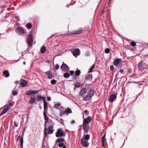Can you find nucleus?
Instances as JSON below:
<instances>
[{
	"instance_id": "f257e3e1",
	"label": "nucleus",
	"mask_w": 148,
	"mask_h": 148,
	"mask_svg": "<svg viewBox=\"0 0 148 148\" xmlns=\"http://www.w3.org/2000/svg\"><path fill=\"white\" fill-rule=\"evenodd\" d=\"M83 121L82 126L84 130V134L87 133L89 129V124L91 122L92 118L91 116H88L85 119L84 118V116H83Z\"/></svg>"
},
{
	"instance_id": "f03ea898",
	"label": "nucleus",
	"mask_w": 148,
	"mask_h": 148,
	"mask_svg": "<svg viewBox=\"0 0 148 148\" xmlns=\"http://www.w3.org/2000/svg\"><path fill=\"white\" fill-rule=\"evenodd\" d=\"M45 128L44 131V136L45 137L47 136L48 134H51L53 133V126H50L49 127L48 130L47 128L45 125Z\"/></svg>"
},
{
	"instance_id": "7ed1b4c3",
	"label": "nucleus",
	"mask_w": 148,
	"mask_h": 148,
	"mask_svg": "<svg viewBox=\"0 0 148 148\" xmlns=\"http://www.w3.org/2000/svg\"><path fill=\"white\" fill-rule=\"evenodd\" d=\"M56 136L57 137H64L66 135V133L62 129L59 128L57 130L56 133Z\"/></svg>"
},
{
	"instance_id": "20e7f679",
	"label": "nucleus",
	"mask_w": 148,
	"mask_h": 148,
	"mask_svg": "<svg viewBox=\"0 0 148 148\" xmlns=\"http://www.w3.org/2000/svg\"><path fill=\"white\" fill-rule=\"evenodd\" d=\"M94 95V90L92 89H90L89 93L88 94L87 96L84 98V100L85 101H87L90 100L92 97Z\"/></svg>"
},
{
	"instance_id": "39448f33",
	"label": "nucleus",
	"mask_w": 148,
	"mask_h": 148,
	"mask_svg": "<svg viewBox=\"0 0 148 148\" xmlns=\"http://www.w3.org/2000/svg\"><path fill=\"white\" fill-rule=\"evenodd\" d=\"M147 66V64L144 63L143 61H141L138 64V68L140 71H142L146 68Z\"/></svg>"
},
{
	"instance_id": "423d86ee",
	"label": "nucleus",
	"mask_w": 148,
	"mask_h": 148,
	"mask_svg": "<svg viewBox=\"0 0 148 148\" xmlns=\"http://www.w3.org/2000/svg\"><path fill=\"white\" fill-rule=\"evenodd\" d=\"M33 38L32 35L29 34L27 38V44L29 46H32L33 43Z\"/></svg>"
},
{
	"instance_id": "0eeeda50",
	"label": "nucleus",
	"mask_w": 148,
	"mask_h": 148,
	"mask_svg": "<svg viewBox=\"0 0 148 148\" xmlns=\"http://www.w3.org/2000/svg\"><path fill=\"white\" fill-rule=\"evenodd\" d=\"M60 69L64 72H68L69 71L68 66L63 62L62 64L60 66Z\"/></svg>"
},
{
	"instance_id": "6e6552de",
	"label": "nucleus",
	"mask_w": 148,
	"mask_h": 148,
	"mask_svg": "<svg viewBox=\"0 0 148 148\" xmlns=\"http://www.w3.org/2000/svg\"><path fill=\"white\" fill-rule=\"evenodd\" d=\"M16 32L19 35H23L25 33V29L19 27L15 29Z\"/></svg>"
},
{
	"instance_id": "1a4fd4ad",
	"label": "nucleus",
	"mask_w": 148,
	"mask_h": 148,
	"mask_svg": "<svg viewBox=\"0 0 148 148\" xmlns=\"http://www.w3.org/2000/svg\"><path fill=\"white\" fill-rule=\"evenodd\" d=\"M81 143L82 145L85 147H88V140L82 138L81 139Z\"/></svg>"
},
{
	"instance_id": "9d476101",
	"label": "nucleus",
	"mask_w": 148,
	"mask_h": 148,
	"mask_svg": "<svg viewBox=\"0 0 148 148\" xmlns=\"http://www.w3.org/2000/svg\"><path fill=\"white\" fill-rule=\"evenodd\" d=\"M124 70L123 69H120L119 72H118L116 76V77H118L119 78L120 77H123L124 76L123 75L122 73L124 72Z\"/></svg>"
},
{
	"instance_id": "9b49d317",
	"label": "nucleus",
	"mask_w": 148,
	"mask_h": 148,
	"mask_svg": "<svg viewBox=\"0 0 148 148\" xmlns=\"http://www.w3.org/2000/svg\"><path fill=\"white\" fill-rule=\"evenodd\" d=\"M9 109V105H5L3 107V110L1 111V113L0 114V116H1L5 113Z\"/></svg>"
},
{
	"instance_id": "f8f14e48",
	"label": "nucleus",
	"mask_w": 148,
	"mask_h": 148,
	"mask_svg": "<svg viewBox=\"0 0 148 148\" xmlns=\"http://www.w3.org/2000/svg\"><path fill=\"white\" fill-rule=\"evenodd\" d=\"M116 96L114 94H111L109 98V100L111 102H113L114 101L116 100Z\"/></svg>"
},
{
	"instance_id": "ddd939ff",
	"label": "nucleus",
	"mask_w": 148,
	"mask_h": 148,
	"mask_svg": "<svg viewBox=\"0 0 148 148\" xmlns=\"http://www.w3.org/2000/svg\"><path fill=\"white\" fill-rule=\"evenodd\" d=\"M45 73L48 75V79H52L53 77H54L52 73L50 71H48L45 72Z\"/></svg>"
},
{
	"instance_id": "4468645a",
	"label": "nucleus",
	"mask_w": 148,
	"mask_h": 148,
	"mask_svg": "<svg viewBox=\"0 0 148 148\" xmlns=\"http://www.w3.org/2000/svg\"><path fill=\"white\" fill-rule=\"evenodd\" d=\"M80 51L78 49H77L74 50L73 54L74 56H77L80 54Z\"/></svg>"
},
{
	"instance_id": "2eb2a0df",
	"label": "nucleus",
	"mask_w": 148,
	"mask_h": 148,
	"mask_svg": "<svg viewBox=\"0 0 148 148\" xmlns=\"http://www.w3.org/2000/svg\"><path fill=\"white\" fill-rule=\"evenodd\" d=\"M36 101V99L35 96L34 95H32L31 96L30 100L29 101V102L30 104L33 103Z\"/></svg>"
},
{
	"instance_id": "dca6fc26",
	"label": "nucleus",
	"mask_w": 148,
	"mask_h": 148,
	"mask_svg": "<svg viewBox=\"0 0 148 148\" xmlns=\"http://www.w3.org/2000/svg\"><path fill=\"white\" fill-rule=\"evenodd\" d=\"M72 113V111L69 108H67V109H65L64 112V115L65 114L67 115L69 114Z\"/></svg>"
},
{
	"instance_id": "f3484780",
	"label": "nucleus",
	"mask_w": 148,
	"mask_h": 148,
	"mask_svg": "<svg viewBox=\"0 0 148 148\" xmlns=\"http://www.w3.org/2000/svg\"><path fill=\"white\" fill-rule=\"evenodd\" d=\"M87 91V88H84L83 89H81L79 93V95L80 96L84 95V94L86 93Z\"/></svg>"
},
{
	"instance_id": "a211bd4d",
	"label": "nucleus",
	"mask_w": 148,
	"mask_h": 148,
	"mask_svg": "<svg viewBox=\"0 0 148 148\" xmlns=\"http://www.w3.org/2000/svg\"><path fill=\"white\" fill-rule=\"evenodd\" d=\"M65 140L64 138H58L56 141L55 143H62V142H64V141Z\"/></svg>"
},
{
	"instance_id": "6ab92c4d",
	"label": "nucleus",
	"mask_w": 148,
	"mask_h": 148,
	"mask_svg": "<svg viewBox=\"0 0 148 148\" xmlns=\"http://www.w3.org/2000/svg\"><path fill=\"white\" fill-rule=\"evenodd\" d=\"M92 79V76L91 74L87 75L86 77L85 80L86 81H90Z\"/></svg>"
},
{
	"instance_id": "aec40b11",
	"label": "nucleus",
	"mask_w": 148,
	"mask_h": 148,
	"mask_svg": "<svg viewBox=\"0 0 148 148\" xmlns=\"http://www.w3.org/2000/svg\"><path fill=\"white\" fill-rule=\"evenodd\" d=\"M121 59L120 58H117L113 62V64L114 65H118L121 62Z\"/></svg>"
},
{
	"instance_id": "412c9836",
	"label": "nucleus",
	"mask_w": 148,
	"mask_h": 148,
	"mask_svg": "<svg viewBox=\"0 0 148 148\" xmlns=\"http://www.w3.org/2000/svg\"><path fill=\"white\" fill-rule=\"evenodd\" d=\"M37 100L38 101H39L41 100L43 101L45 100V98L44 97H42L41 96H37Z\"/></svg>"
},
{
	"instance_id": "4be33fe9",
	"label": "nucleus",
	"mask_w": 148,
	"mask_h": 148,
	"mask_svg": "<svg viewBox=\"0 0 148 148\" xmlns=\"http://www.w3.org/2000/svg\"><path fill=\"white\" fill-rule=\"evenodd\" d=\"M27 84V82L26 80H23L21 84V85L22 87H25Z\"/></svg>"
},
{
	"instance_id": "5701e85b",
	"label": "nucleus",
	"mask_w": 148,
	"mask_h": 148,
	"mask_svg": "<svg viewBox=\"0 0 148 148\" xmlns=\"http://www.w3.org/2000/svg\"><path fill=\"white\" fill-rule=\"evenodd\" d=\"M54 107L56 108L59 110H60L61 108H62V106L59 103L55 104L54 106Z\"/></svg>"
},
{
	"instance_id": "b1692460",
	"label": "nucleus",
	"mask_w": 148,
	"mask_h": 148,
	"mask_svg": "<svg viewBox=\"0 0 148 148\" xmlns=\"http://www.w3.org/2000/svg\"><path fill=\"white\" fill-rule=\"evenodd\" d=\"M3 74L5 75V77H9L10 74L8 70H5L3 72Z\"/></svg>"
},
{
	"instance_id": "393cba45",
	"label": "nucleus",
	"mask_w": 148,
	"mask_h": 148,
	"mask_svg": "<svg viewBox=\"0 0 148 148\" xmlns=\"http://www.w3.org/2000/svg\"><path fill=\"white\" fill-rule=\"evenodd\" d=\"M90 138V136L89 134H87L86 135H84L83 136V138H82L83 139L88 140Z\"/></svg>"
},
{
	"instance_id": "a878e982",
	"label": "nucleus",
	"mask_w": 148,
	"mask_h": 148,
	"mask_svg": "<svg viewBox=\"0 0 148 148\" xmlns=\"http://www.w3.org/2000/svg\"><path fill=\"white\" fill-rule=\"evenodd\" d=\"M46 51V48L45 47L42 46L40 49V52L42 53H44Z\"/></svg>"
},
{
	"instance_id": "bb28decb",
	"label": "nucleus",
	"mask_w": 148,
	"mask_h": 148,
	"mask_svg": "<svg viewBox=\"0 0 148 148\" xmlns=\"http://www.w3.org/2000/svg\"><path fill=\"white\" fill-rule=\"evenodd\" d=\"M83 31L81 29H79L78 30H76L74 32V34H79L82 33Z\"/></svg>"
},
{
	"instance_id": "cd10ccee",
	"label": "nucleus",
	"mask_w": 148,
	"mask_h": 148,
	"mask_svg": "<svg viewBox=\"0 0 148 148\" xmlns=\"http://www.w3.org/2000/svg\"><path fill=\"white\" fill-rule=\"evenodd\" d=\"M74 85L76 87L78 88L80 86L81 84L80 82L77 81L75 82Z\"/></svg>"
},
{
	"instance_id": "c85d7f7f",
	"label": "nucleus",
	"mask_w": 148,
	"mask_h": 148,
	"mask_svg": "<svg viewBox=\"0 0 148 148\" xmlns=\"http://www.w3.org/2000/svg\"><path fill=\"white\" fill-rule=\"evenodd\" d=\"M44 111H45L47 108V103L45 100L43 101Z\"/></svg>"
},
{
	"instance_id": "c756f323",
	"label": "nucleus",
	"mask_w": 148,
	"mask_h": 148,
	"mask_svg": "<svg viewBox=\"0 0 148 148\" xmlns=\"http://www.w3.org/2000/svg\"><path fill=\"white\" fill-rule=\"evenodd\" d=\"M26 26L27 29H30L32 27V25L31 23H29L26 24Z\"/></svg>"
},
{
	"instance_id": "7c9ffc66",
	"label": "nucleus",
	"mask_w": 148,
	"mask_h": 148,
	"mask_svg": "<svg viewBox=\"0 0 148 148\" xmlns=\"http://www.w3.org/2000/svg\"><path fill=\"white\" fill-rule=\"evenodd\" d=\"M65 108H62L61 109H60V116H61L63 115H64V112Z\"/></svg>"
},
{
	"instance_id": "2f4dec72",
	"label": "nucleus",
	"mask_w": 148,
	"mask_h": 148,
	"mask_svg": "<svg viewBox=\"0 0 148 148\" xmlns=\"http://www.w3.org/2000/svg\"><path fill=\"white\" fill-rule=\"evenodd\" d=\"M44 118L45 121H48V117L47 115L46 112L45 111H44Z\"/></svg>"
},
{
	"instance_id": "473e14b6",
	"label": "nucleus",
	"mask_w": 148,
	"mask_h": 148,
	"mask_svg": "<svg viewBox=\"0 0 148 148\" xmlns=\"http://www.w3.org/2000/svg\"><path fill=\"white\" fill-rule=\"evenodd\" d=\"M63 76L65 78H68L69 77L70 75L68 72H66L64 74Z\"/></svg>"
},
{
	"instance_id": "72a5a7b5",
	"label": "nucleus",
	"mask_w": 148,
	"mask_h": 148,
	"mask_svg": "<svg viewBox=\"0 0 148 148\" xmlns=\"http://www.w3.org/2000/svg\"><path fill=\"white\" fill-rule=\"evenodd\" d=\"M95 66V64H93L89 69L88 73L92 72Z\"/></svg>"
},
{
	"instance_id": "f704fd0d",
	"label": "nucleus",
	"mask_w": 148,
	"mask_h": 148,
	"mask_svg": "<svg viewBox=\"0 0 148 148\" xmlns=\"http://www.w3.org/2000/svg\"><path fill=\"white\" fill-rule=\"evenodd\" d=\"M106 135L105 134L102 137V142L103 146L104 145Z\"/></svg>"
},
{
	"instance_id": "c9c22d12",
	"label": "nucleus",
	"mask_w": 148,
	"mask_h": 148,
	"mask_svg": "<svg viewBox=\"0 0 148 148\" xmlns=\"http://www.w3.org/2000/svg\"><path fill=\"white\" fill-rule=\"evenodd\" d=\"M20 140L21 143V147L22 148L23 145V136L20 138Z\"/></svg>"
},
{
	"instance_id": "e433bc0d",
	"label": "nucleus",
	"mask_w": 148,
	"mask_h": 148,
	"mask_svg": "<svg viewBox=\"0 0 148 148\" xmlns=\"http://www.w3.org/2000/svg\"><path fill=\"white\" fill-rule=\"evenodd\" d=\"M81 73L80 71L79 70H77L75 72V74L76 76H79Z\"/></svg>"
},
{
	"instance_id": "4c0bfd02",
	"label": "nucleus",
	"mask_w": 148,
	"mask_h": 148,
	"mask_svg": "<svg viewBox=\"0 0 148 148\" xmlns=\"http://www.w3.org/2000/svg\"><path fill=\"white\" fill-rule=\"evenodd\" d=\"M57 82L56 80L55 79H52L51 80V83L52 85H54L56 84Z\"/></svg>"
},
{
	"instance_id": "58836bf2",
	"label": "nucleus",
	"mask_w": 148,
	"mask_h": 148,
	"mask_svg": "<svg viewBox=\"0 0 148 148\" xmlns=\"http://www.w3.org/2000/svg\"><path fill=\"white\" fill-rule=\"evenodd\" d=\"M131 45L132 47H135L136 46V42L134 41H132L131 42Z\"/></svg>"
},
{
	"instance_id": "ea45409f",
	"label": "nucleus",
	"mask_w": 148,
	"mask_h": 148,
	"mask_svg": "<svg viewBox=\"0 0 148 148\" xmlns=\"http://www.w3.org/2000/svg\"><path fill=\"white\" fill-rule=\"evenodd\" d=\"M110 49L109 48H106L105 50V52L106 53H108L110 52Z\"/></svg>"
},
{
	"instance_id": "a19ab883",
	"label": "nucleus",
	"mask_w": 148,
	"mask_h": 148,
	"mask_svg": "<svg viewBox=\"0 0 148 148\" xmlns=\"http://www.w3.org/2000/svg\"><path fill=\"white\" fill-rule=\"evenodd\" d=\"M64 145L63 143H60L59 144L58 146L60 147H63Z\"/></svg>"
},
{
	"instance_id": "79ce46f5",
	"label": "nucleus",
	"mask_w": 148,
	"mask_h": 148,
	"mask_svg": "<svg viewBox=\"0 0 148 148\" xmlns=\"http://www.w3.org/2000/svg\"><path fill=\"white\" fill-rule=\"evenodd\" d=\"M12 94L13 95L15 96L17 95V92L16 91H12Z\"/></svg>"
},
{
	"instance_id": "37998d69",
	"label": "nucleus",
	"mask_w": 148,
	"mask_h": 148,
	"mask_svg": "<svg viewBox=\"0 0 148 148\" xmlns=\"http://www.w3.org/2000/svg\"><path fill=\"white\" fill-rule=\"evenodd\" d=\"M59 122H60L61 124L62 125H63L64 124V122L63 121H63V120L62 119H59V120L57 119V120Z\"/></svg>"
},
{
	"instance_id": "c03bdc74",
	"label": "nucleus",
	"mask_w": 148,
	"mask_h": 148,
	"mask_svg": "<svg viewBox=\"0 0 148 148\" xmlns=\"http://www.w3.org/2000/svg\"><path fill=\"white\" fill-rule=\"evenodd\" d=\"M84 114H85L86 115V116H88V110H86L84 111Z\"/></svg>"
},
{
	"instance_id": "a18cd8bd",
	"label": "nucleus",
	"mask_w": 148,
	"mask_h": 148,
	"mask_svg": "<svg viewBox=\"0 0 148 148\" xmlns=\"http://www.w3.org/2000/svg\"><path fill=\"white\" fill-rule=\"evenodd\" d=\"M32 94V90H29L28 92L26 94V95H31Z\"/></svg>"
},
{
	"instance_id": "49530a36",
	"label": "nucleus",
	"mask_w": 148,
	"mask_h": 148,
	"mask_svg": "<svg viewBox=\"0 0 148 148\" xmlns=\"http://www.w3.org/2000/svg\"><path fill=\"white\" fill-rule=\"evenodd\" d=\"M32 94H36V93H37L38 92V91L37 90H35V91L32 90Z\"/></svg>"
},
{
	"instance_id": "de8ad7c7",
	"label": "nucleus",
	"mask_w": 148,
	"mask_h": 148,
	"mask_svg": "<svg viewBox=\"0 0 148 148\" xmlns=\"http://www.w3.org/2000/svg\"><path fill=\"white\" fill-rule=\"evenodd\" d=\"M55 68L56 69L58 70L59 68V66L58 64H56L55 66Z\"/></svg>"
},
{
	"instance_id": "09e8293b",
	"label": "nucleus",
	"mask_w": 148,
	"mask_h": 148,
	"mask_svg": "<svg viewBox=\"0 0 148 148\" xmlns=\"http://www.w3.org/2000/svg\"><path fill=\"white\" fill-rule=\"evenodd\" d=\"M114 69V66L113 65H111L110 67V69L111 70H113Z\"/></svg>"
},
{
	"instance_id": "8fccbe9b",
	"label": "nucleus",
	"mask_w": 148,
	"mask_h": 148,
	"mask_svg": "<svg viewBox=\"0 0 148 148\" xmlns=\"http://www.w3.org/2000/svg\"><path fill=\"white\" fill-rule=\"evenodd\" d=\"M49 123H50V122L49 121H45V126H46V125L48 124H49Z\"/></svg>"
},
{
	"instance_id": "3c124183",
	"label": "nucleus",
	"mask_w": 148,
	"mask_h": 148,
	"mask_svg": "<svg viewBox=\"0 0 148 148\" xmlns=\"http://www.w3.org/2000/svg\"><path fill=\"white\" fill-rule=\"evenodd\" d=\"M70 73L71 75H72L74 74V71H70Z\"/></svg>"
},
{
	"instance_id": "603ef678",
	"label": "nucleus",
	"mask_w": 148,
	"mask_h": 148,
	"mask_svg": "<svg viewBox=\"0 0 148 148\" xmlns=\"http://www.w3.org/2000/svg\"><path fill=\"white\" fill-rule=\"evenodd\" d=\"M51 100V97H47V101H50Z\"/></svg>"
},
{
	"instance_id": "864d4df0",
	"label": "nucleus",
	"mask_w": 148,
	"mask_h": 148,
	"mask_svg": "<svg viewBox=\"0 0 148 148\" xmlns=\"http://www.w3.org/2000/svg\"><path fill=\"white\" fill-rule=\"evenodd\" d=\"M14 103H9V104L8 105H9V106H13V105H14Z\"/></svg>"
},
{
	"instance_id": "5fc2aeb1",
	"label": "nucleus",
	"mask_w": 148,
	"mask_h": 148,
	"mask_svg": "<svg viewBox=\"0 0 148 148\" xmlns=\"http://www.w3.org/2000/svg\"><path fill=\"white\" fill-rule=\"evenodd\" d=\"M14 124L15 126H16V127H17L18 126V124H17L16 122H14Z\"/></svg>"
},
{
	"instance_id": "6e6d98bb",
	"label": "nucleus",
	"mask_w": 148,
	"mask_h": 148,
	"mask_svg": "<svg viewBox=\"0 0 148 148\" xmlns=\"http://www.w3.org/2000/svg\"><path fill=\"white\" fill-rule=\"evenodd\" d=\"M75 123V121L74 120H73L71 122V124H73Z\"/></svg>"
},
{
	"instance_id": "4d7b16f0",
	"label": "nucleus",
	"mask_w": 148,
	"mask_h": 148,
	"mask_svg": "<svg viewBox=\"0 0 148 148\" xmlns=\"http://www.w3.org/2000/svg\"><path fill=\"white\" fill-rule=\"evenodd\" d=\"M16 19L17 21H18L19 20V18L18 17H16Z\"/></svg>"
},
{
	"instance_id": "13d9d810",
	"label": "nucleus",
	"mask_w": 148,
	"mask_h": 148,
	"mask_svg": "<svg viewBox=\"0 0 148 148\" xmlns=\"http://www.w3.org/2000/svg\"><path fill=\"white\" fill-rule=\"evenodd\" d=\"M62 147V148H66V146L65 145H64Z\"/></svg>"
},
{
	"instance_id": "bf43d9fd",
	"label": "nucleus",
	"mask_w": 148,
	"mask_h": 148,
	"mask_svg": "<svg viewBox=\"0 0 148 148\" xmlns=\"http://www.w3.org/2000/svg\"><path fill=\"white\" fill-rule=\"evenodd\" d=\"M88 53L87 52L86 53V54L87 56H88Z\"/></svg>"
},
{
	"instance_id": "052dcab7",
	"label": "nucleus",
	"mask_w": 148,
	"mask_h": 148,
	"mask_svg": "<svg viewBox=\"0 0 148 148\" xmlns=\"http://www.w3.org/2000/svg\"><path fill=\"white\" fill-rule=\"evenodd\" d=\"M20 136H19L18 137V138H17V140H18V139L19 138H20Z\"/></svg>"
},
{
	"instance_id": "680f3d73",
	"label": "nucleus",
	"mask_w": 148,
	"mask_h": 148,
	"mask_svg": "<svg viewBox=\"0 0 148 148\" xmlns=\"http://www.w3.org/2000/svg\"><path fill=\"white\" fill-rule=\"evenodd\" d=\"M39 108H40V109H41L42 108V107L41 106H40L39 107Z\"/></svg>"
},
{
	"instance_id": "e2e57ef3",
	"label": "nucleus",
	"mask_w": 148,
	"mask_h": 148,
	"mask_svg": "<svg viewBox=\"0 0 148 148\" xmlns=\"http://www.w3.org/2000/svg\"><path fill=\"white\" fill-rule=\"evenodd\" d=\"M66 6H67V7H69V5H66Z\"/></svg>"
},
{
	"instance_id": "0e129e2a",
	"label": "nucleus",
	"mask_w": 148,
	"mask_h": 148,
	"mask_svg": "<svg viewBox=\"0 0 148 148\" xmlns=\"http://www.w3.org/2000/svg\"><path fill=\"white\" fill-rule=\"evenodd\" d=\"M15 83L16 84H18V82L17 81V82H15Z\"/></svg>"
},
{
	"instance_id": "69168bd1",
	"label": "nucleus",
	"mask_w": 148,
	"mask_h": 148,
	"mask_svg": "<svg viewBox=\"0 0 148 148\" xmlns=\"http://www.w3.org/2000/svg\"><path fill=\"white\" fill-rule=\"evenodd\" d=\"M24 64H25V62H24Z\"/></svg>"
},
{
	"instance_id": "338daca9",
	"label": "nucleus",
	"mask_w": 148,
	"mask_h": 148,
	"mask_svg": "<svg viewBox=\"0 0 148 148\" xmlns=\"http://www.w3.org/2000/svg\"><path fill=\"white\" fill-rule=\"evenodd\" d=\"M25 129H24L23 132H24L25 131Z\"/></svg>"
},
{
	"instance_id": "774afa93",
	"label": "nucleus",
	"mask_w": 148,
	"mask_h": 148,
	"mask_svg": "<svg viewBox=\"0 0 148 148\" xmlns=\"http://www.w3.org/2000/svg\"><path fill=\"white\" fill-rule=\"evenodd\" d=\"M75 88H74V90H75Z\"/></svg>"
}]
</instances>
